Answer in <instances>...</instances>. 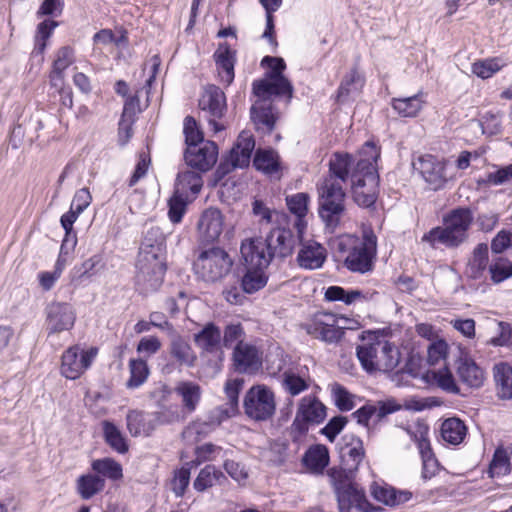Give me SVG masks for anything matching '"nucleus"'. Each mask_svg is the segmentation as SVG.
<instances>
[{
	"label": "nucleus",
	"instance_id": "473e14b6",
	"mask_svg": "<svg viewBox=\"0 0 512 512\" xmlns=\"http://www.w3.org/2000/svg\"><path fill=\"white\" fill-rule=\"evenodd\" d=\"M473 213L470 208L458 207L444 215L443 224L468 238V230L473 222Z\"/></svg>",
	"mask_w": 512,
	"mask_h": 512
},
{
	"label": "nucleus",
	"instance_id": "bb28decb",
	"mask_svg": "<svg viewBox=\"0 0 512 512\" xmlns=\"http://www.w3.org/2000/svg\"><path fill=\"white\" fill-rule=\"evenodd\" d=\"M357 162L349 153L335 152L329 160V175L325 178L335 179L337 182L345 183L351 178Z\"/></svg>",
	"mask_w": 512,
	"mask_h": 512
},
{
	"label": "nucleus",
	"instance_id": "393cba45",
	"mask_svg": "<svg viewBox=\"0 0 512 512\" xmlns=\"http://www.w3.org/2000/svg\"><path fill=\"white\" fill-rule=\"evenodd\" d=\"M198 229L203 241L214 242L223 230V215L217 208L206 209L198 222Z\"/></svg>",
	"mask_w": 512,
	"mask_h": 512
},
{
	"label": "nucleus",
	"instance_id": "3c124183",
	"mask_svg": "<svg viewBox=\"0 0 512 512\" xmlns=\"http://www.w3.org/2000/svg\"><path fill=\"white\" fill-rule=\"evenodd\" d=\"M381 356L379 357V371L391 372L400 363V351L389 342L381 343Z\"/></svg>",
	"mask_w": 512,
	"mask_h": 512
},
{
	"label": "nucleus",
	"instance_id": "864d4df0",
	"mask_svg": "<svg viewBox=\"0 0 512 512\" xmlns=\"http://www.w3.org/2000/svg\"><path fill=\"white\" fill-rule=\"evenodd\" d=\"M491 281L499 284L512 277V261L504 257H496L489 265Z\"/></svg>",
	"mask_w": 512,
	"mask_h": 512
},
{
	"label": "nucleus",
	"instance_id": "0eeeda50",
	"mask_svg": "<svg viewBox=\"0 0 512 512\" xmlns=\"http://www.w3.org/2000/svg\"><path fill=\"white\" fill-rule=\"evenodd\" d=\"M377 239L374 234H364L353 250L344 258L343 265L351 272L365 274L373 270Z\"/></svg>",
	"mask_w": 512,
	"mask_h": 512
},
{
	"label": "nucleus",
	"instance_id": "a878e982",
	"mask_svg": "<svg viewBox=\"0 0 512 512\" xmlns=\"http://www.w3.org/2000/svg\"><path fill=\"white\" fill-rule=\"evenodd\" d=\"M310 197L307 193H296L286 197V205L289 211L295 215L293 228L298 233V238L301 240L307 228V221L305 219L308 212V204Z\"/></svg>",
	"mask_w": 512,
	"mask_h": 512
},
{
	"label": "nucleus",
	"instance_id": "ea45409f",
	"mask_svg": "<svg viewBox=\"0 0 512 512\" xmlns=\"http://www.w3.org/2000/svg\"><path fill=\"white\" fill-rule=\"evenodd\" d=\"M380 342L358 345L356 347V356L367 373H373L379 369L378 350Z\"/></svg>",
	"mask_w": 512,
	"mask_h": 512
},
{
	"label": "nucleus",
	"instance_id": "58836bf2",
	"mask_svg": "<svg viewBox=\"0 0 512 512\" xmlns=\"http://www.w3.org/2000/svg\"><path fill=\"white\" fill-rule=\"evenodd\" d=\"M364 83L365 79L358 72L357 68H352L349 73L343 77L338 87L337 101L341 103L345 102L351 94L358 93L364 86Z\"/></svg>",
	"mask_w": 512,
	"mask_h": 512
},
{
	"label": "nucleus",
	"instance_id": "7c9ffc66",
	"mask_svg": "<svg viewBox=\"0 0 512 512\" xmlns=\"http://www.w3.org/2000/svg\"><path fill=\"white\" fill-rule=\"evenodd\" d=\"M168 352L179 366L192 368L196 364L197 355L195 351L188 341L180 335L171 339Z\"/></svg>",
	"mask_w": 512,
	"mask_h": 512
},
{
	"label": "nucleus",
	"instance_id": "f03ea898",
	"mask_svg": "<svg viewBox=\"0 0 512 512\" xmlns=\"http://www.w3.org/2000/svg\"><path fill=\"white\" fill-rule=\"evenodd\" d=\"M327 475L333 487L339 512H351L356 508L360 512H381L383 508L372 505L363 489L354 482V475L342 468L332 467Z\"/></svg>",
	"mask_w": 512,
	"mask_h": 512
},
{
	"label": "nucleus",
	"instance_id": "79ce46f5",
	"mask_svg": "<svg viewBox=\"0 0 512 512\" xmlns=\"http://www.w3.org/2000/svg\"><path fill=\"white\" fill-rule=\"evenodd\" d=\"M467 434V427L459 418H448L441 425L443 440L452 445L460 444Z\"/></svg>",
	"mask_w": 512,
	"mask_h": 512
},
{
	"label": "nucleus",
	"instance_id": "603ef678",
	"mask_svg": "<svg viewBox=\"0 0 512 512\" xmlns=\"http://www.w3.org/2000/svg\"><path fill=\"white\" fill-rule=\"evenodd\" d=\"M511 470L510 457L503 447H498L494 451L493 458L489 464V475L491 477L504 476Z\"/></svg>",
	"mask_w": 512,
	"mask_h": 512
},
{
	"label": "nucleus",
	"instance_id": "f257e3e1",
	"mask_svg": "<svg viewBox=\"0 0 512 512\" xmlns=\"http://www.w3.org/2000/svg\"><path fill=\"white\" fill-rule=\"evenodd\" d=\"M362 153L365 157L357 161L351 175L352 197L357 205L371 207L378 196L379 175L375 165L380 157V151L373 142L368 141Z\"/></svg>",
	"mask_w": 512,
	"mask_h": 512
},
{
	"label": "nucleus",
	"instance_id": "1a4fd4ad",
	"mask_svg": "<svg viewBox=\"0 0 512 512\" xmlns=\"http://www.w3.org/2000/svg\"><path fill=\"white\" fill-rule=\"evenodd\" d=\"M136 268L135 286L139 293L147 295L156 292L161 287L166 272L163 260L153 262L137 260Z\"/></svg>",
	"mask_w": 512,
	"mask_h": 512
},
{
	"label": "nucleus",
	"instance_id": "37998d69",
	"mask_svg": "<svg viewBox=\"0 0 512 512\" xmlns=\"http://www.w3.org/2000/svg\"><path fill=\"white\" fill-rule=\"evenodd\" d=\"M494 379L498 395L502 399H512V366L500 363L494 366Z\"/></svg>",
	"mask_w": 512,
	"mask_h": 512
},
{
	"label": "nucleus",
	"instance_id": "680f3d73",
	"mask_svg": "<svg viewBox=\"0 0 512 512\" xmlns=\"http://www.w3.org/2000/svg\"><path fill=\"white\" fill-rule=\"evenodd\" d=\"M282 386L292 396L299 395L309 388L306 379L292 371H285L282 375Z\"/></svg>",
	"mask_w": 512,
	"mask_h": 512
},
{
	"label": "nucleus",
	"instance_id": "f3484780",
	"mask_svg": "<svg viewBox=\"0 0 512 512\" xmlns=\"http://www.w3.org/2000/svg\"><path fill=\"white\" fill-rule=\"evenodd\" d=\"M326 418V406L316 397L302 398L294 424L300 432L308 430V424H320Z\"/></svg>",
	"mask_w": 512,
	"mask_h": 512
},
{
	"label": "nucleus",
	"instance_id": "dca6fc26",
	"mask_svg": "<svg viewBox=\"0 0 512 512\" xmlns=\"http://www.w3.org/2000/svg\"><path fill=\"white\" fill-rule=\"evenodd\" d=\"M253 94L267 102H271V97L286 96L287 101L293 97L294 88L288 78H267L254 80L252 83Z\"/></svg>",
	"mask_w": 512,
	"mask_h": 512
},
{
	"label": "nucleus",
	"instance_id": "c85d7f7f",
	"mask_svg": "<svg viewBox=\"0 0 512 512\" xmlns=\"http://www.w3.org/2000/svg\"><path fill=\"white\" fill-rule=\"evenodd\" d=\"M489 247L487 243H479L473 249L471 257L468 259L466 274L470 279H481L487 269L489 270Z\"/></svg>",
	"mask_w": 512,
	"mask_h": 512
},
{
	"label": "nucleus",
	"instance_id": "2eb2a0df",
	"mask_svg": "<svg viewBox=\"0 0 512 512\" xmlns=\"http://www.w3.org/2000/svg\"><path fill=\"white\" fill-rule=\"evenodd\" d=\"M45 312L48 334L67 331L74 326L76 315L68 303L53 302L46 307Z\"/></svg>",
	"mask_w": 512,
	"mask_h": 512
},
{
	"label": "nucleus",
	"instance_id": "e433bc0d",
	"mask_svg": "<svg viewBox=\"0 0 512 512\" xmlns=\"http://www.w3.org/2000/svg\"><path fill=\"white\" fill-rule=\"evenodd\" d=\"M105 487V479L99 475L87 473L76 480V491L83 500H89Z\"/></svg>",
	"mask_w": 512,
	"mask_h": 512
},
{
	"label": "nucleus",
	"instance_id": "9b49d317",
	"mask_svg": "<svg viewBox=\"0 0 512 512\" xmlns=\"http://www.w3.org/2000/svg\"><path fill=\"white\" fill-rule=\"evenodd\" d=\"M199 107L208 114L209 126L215 133L220 132L224 127L217 122L221 119L227 109L224 92L215 85H209L199 100Z\"/></svg>",
	"mask_w": 512,
	"mask_h": 512
},
{
	"label": "nucleus",
	"instance_id": "4be33fe9",
	"mask_svg": "<svg viewBox=\"0 0 512 512\" xmlns=\"http://www.w3.org/2000/svg\"><path fill=\"white\" fill-rule=\"evenodd\" d=\"M299 244L301 247L297 255L298 265L309 270L321 268L327 257L326 249L320 243L314 240L304 241V238L299 239Z\"/></svg>",
	"mask_w": 512,
	"mask_h": 512
},
{
	"label": "nucleus",
	"instance_id": "20e7f679",
	"mask_svg": "<svg viewBox=\"0 0 512 512\" xmlns=\"http://www.w3.org/2000/svg\"><path fill=\"white\" fill-rule=\"evenodd\" d=\"M233 266L228 252L217 246L202 249L193 262L196 276L207 283H216L226 277Z\"/></svg>",
	"mask_w": 512,
	"mask_h": 512
},
{
	"label": "nucleus",
	"instance_id": "a211bd4d",
	"mask_svg": "<svg viewBox=\"0 0 512 512\" xmlns=\"http://www.w3.org/2000/svg\"><path fill=\"white\" fill-rule=\"evenodd\" d=\"M222 331L214 322L206 323L193 335L195 345L200 349L201 355L218 354L223 360L224 352L221 349Z\"/></svg>",
	"mask_w": 512,
	"mask_h": 512
},
{
	"label": "nucleus",
	"instance_id": "ddd939ff",
	"mask_svg": "<svg viewBox=\"0 0 512 512\" xmlns=\"http://www.w3.org/2000/svg\"><path fill=\"white\" fill-rule=\"evenodd\" d=\"M218 146L214 141L207 140L186 148L184 161L192 169L202 172L209 171L217 162Z\"/></svg>",
	"mask_w": 512,
	"mask_h": 512
},
{
	"label": "nucleus",
	"instance_id": "49530a36",
	"mask_svg": "<svg viewBox=\"0 0 512 512\" xmlns=\"http://www.w3.org/2000/svg\"><path fill=\"white\" fill-rule=\"evenodd\" d=\"M92 470L95 475L102 478L107 477L113 481L119 480L123 476V470L120 463L112 458H102L94 460L91 464Z\"/></svg>",
	"mask_w": 512,
	"mask_h": 512
},
{
	"label": "nucleus",
	"instance_id": "c9c22d12",
	"mask_svg": "<svg viewBox=\"0 0 512 512\" xmlns=\"http://www.w3.org/2000/svg\"><path fill=\"white\" fill-rule=\"evenodd\" d=\"M253 166L258 171L273 175L281 169L280 156L272 148H258L254 154Z\"/></svg>",
	"mask_w": 512,
	"mask_h": 512
},
{
	"label": "nucleus",
	"instance_id": "de8ad7c7",
	"mask_svg": "<svg viewBox=\"0 0 512 512\" xmlns=\"http://www.w3.org/2000/svg\"><path fill=\"white\" fill-rule=\"evenodd\" d=\"M268 281L264 269L246 267V273L241 280V287L245 293L252 294L262 289Z\"/></svg>",
	"mask_w": 512,
	"mask_h": 512
},
{
	"label": "nucleus",
	"instance_id": "6ab92c4d",
	"mask_svg": "<svg viewBox=\"0 0 512 512\" xmlns=\"http://www.w3.org/2000/svg\"><path fill=\"white\" fill-rule=\"evenodd\" d=\"M413 167L433 190H438L446 182L445 165L433 155L420 156L413 162Z\"/></svg>",
	"mask_w": 512,
	"mask_h": 512
},
{
	"label": "nucleus",
	"instance_id": "aec40b11",
	"mask_svg": "<svg viewBox=\"0 0 512 512\" xmlns=\"http://www.w3.org/2000/svg\"><path fill=\"white\" fill-rule=\"evenodd\" d=\"M165 235L159 227H151L148 229L141 242L138 260L156 261L163 260L165 251Z\"/></svg>",
	"mask_w": 512,
	"mask_h": 512
},
{
	"label": "nucleus",
	"instance_id": "9d476101",
	"mask_svg": "<svg viewBox=\"0 0 512 512\" xmlns=\"http://www.w3.org/2000/svg\"><path fill=\"white\" fill-rule=\"evenodd\" d=\"M307 334L328 344L338 343L345 331L337 325V319L332 313H318L310 323L305 325Z\"/></svg>",
	"mask_w": 512,
	"mask_h": 512
},
{
	"label": "nucleus",
	"instance_id": "13d9d810",
	"mask_svg": "<svg viewBox=\"0 0 512 512\" xmlns=\"http://www.w3.org/2000/svg\"><path fill=\"white\" fill-rule=\"evenodd\" d=\"M359 239L352 235H342L331 241L330 246L333 251L334 257L337 261H344V258L349 254Z\"/></svg>",
	"mask_w": 512,
	"mask_h": 512
},
{
	"label": "nucleus",
	"instance_id": "4c0bfd02",
	"mask_svg": "<svg viewBox=\"0 0 512 512\" xmlns=\"http://www.w3.org/2000/svg\"><path fill=\"white\" fill-rule=\"evenodd\" d=\"M326 301L335 302L341 301L346 305H351L356 301H367L369 299L368 293H364L359 289H345L341 286H329L324 293Z\"/></svg>",
	"mask_w": 512,
	"mask_h": 512
},
{
	"label": "nucleus",
	"instance_id": "bf43d9fd",
	"mask_svg": "<svg viewBox=\"0 0 512 512\" xmlns=\"http://www.w3.org/2000/svg\"><path fill=\"white\" fill-rule=\"evenodd\" d=\"M331 392L334 404L340 411L347 412L354 408V396L343 385L334 383Z\"/></svg>",
	"mask_w": 512,
	"mask_h": 512
},
{
	"label": "nucleus",
	"instance_id": "4d7b16f0",
	"mask_svg": "<svg viewBox=\"0 0 512 512\" xmlns=\"http://www.w3.org/2000/svg\"><path fill=\"white\" fill-rule=\"evenodd\" d=\"M245 331L240 323H231L225 326L222 332L221 348L230 349L244 342Z\"/></svg>",
	"mask_w": 512,
	"mask_h": 512
},
{
	"label": "nucleus",
	"instance_id": "338daca9",
	"mask_svg": "<svg viewBox=\"0 0 512 512\" xmlns=\"http://www.w3.org/2000/svg\"><path fill=\"white\" fill-rule=\"evenodd\" d=\"M75 51L71 46H62L55 53V59L52 63V69L65 72V70L74 63Z\"/></svg>",
	"mask_w": 512,
	"mask_h": 512
},
{
	"label": "nucleus",
	"instance_id": "b1692460",
	"mask_svg": "<svg viewBox=\"0 0 512 512\" xmlns=\"http://www.w3.org/2000/svg\"><path fill=\"white\" fill-rule=\"evenodd\" d=\"M213 59L220 73L221 80L230 85L235 77L236 51L227 42H221L213 54Z\"/></svg>",
	"mask_w": 512,
	"mask_h": 512
},
{
	"label": "nucleus",
	"instance_id": "5fc2aeb1",
	"mask_svg": "<svg viewBox=\"0 0 512 512\" xmlns=\"http://www.w3.org/2000/svg\"><path fill=\"white\" fill-rule=\"evenodd\" d=\"M188 205V196H185L177 191L168 201V217L174 224L180 223L186 213Z\"/></svg>",
	"mask_w": 512,
	"mask_h": 512
},
{
	"label": "nucleus",
	"instance_id": "09e8293b",
	"mask_svg": "<svg viewBox=\"0 0 512 512\" xmlns=\"http://www.w3.org/2000/svg\"><path fill=\"white\" fill-rule=\"evenodd\" d=\"M130 378L126 386L129 389L140 387L149 376V367L144 359H131L129 361Z\"/></svg>",
	"mask_w": 512,
	"mask_h": 512
},
{
	"label": "nucleus",
	"instance_id": "c03bdc74",
	"mask_svg": "<svg viewBox=\"0 0 512 512\" xmlns=\"http://www.w3.org/2000/svg\"><path fill=\"white\" fill-rule=\"evenodd\" d=\"M422 93L405 97L393 98L391 100L392 108L402 117H415L422 108Z\"/></svg>",
	"mask_w": 512,
	"mask_h": 512
},
{
	"label": "nucleus",
	"instance_id": "412c9836",
	"mask_svg": "<svg viewBox=\"0 0 512 512\" xmlns=\"http://www.w3.org/2000/svg\"><path fill=\"white\" fill-rule=\"evenodd\" d=\"M232 361L234 370L240 374L256 371L261 365L258 349L249 343L235 345Z\"/></svg>",
	"mask_w": 512,
	"mask_h": 512
},
{
	"label": "nucleus",
	"instance_id": "a19ab883",
	"mask_svg": "<svg viewBox=\"0 0 512 512\" xmlns=\"http://www.w3.org/2000/svg\"><path fill=\"white\" fill-rule=\"evenodd\" d=\"M59 26V22L52 19H45L37 25L34 39L33 56H40L44 60L43 54L47 48V41L52 36L53 31Z\"/></svg>",
	"mask_w": 512,
	"mask_h": 512
},
{
	"label": "nucleus",
	"instance_id": "f8f14e48",
	"mask_svg": "<svg viewBox=\"0 0 512 512\" xmlns=\"http://www.w3.org/2000/svg\"><path fill=\"white\" fill-rule=\"evenodd\" d=\"M263 239L274 259L280 261L291 256L299 243L298 233L285 227L272 229Z\"/></svg>",
	"mask_w": 512,
	"mask_h": 512
},
{
	"label": "nucleus",
	"instance_id": "5701e85b",
	"mask_svg": "<svg viewBox=\"0 0 512 512\" xmlns=\"http://www.w3.org/2000/svg\"><path fill=\"white\" fill-rule=\"evenodd\" d=\"M342 440L344 447L341 449V457L345 467L341 468L354 475L365 456L363 441L354 434H346Z\"/></svg>",
	"mask_w": 512,
	"mask_h": 512
},
{
	"label": "nucleus",
	"instance_id": "7ed1b4c3",
	"mask_svg": "<svg viewBox=\"0 0 512 512\" xmlns=\"http://www.w3.org/2000/svg\"><path fill=\"white\" fill-rule=\"evenodd\" d=\"M318 215L325 228L334 232L345 213V192L342 185L332 178L317 184Z\"/></svg>",
	"mask_w": 512,
	"mask_h": 512
},
{
	"label": "nucleus",
	"instance_id": "052dcab7",
	"mask_svg": "<svg viewBox=\"0 0 512 512\" xmlns=\"http://www.w3.org/2000/svg\"><path fill=\"white\" fill-rule=\"evenodd\" d=\"M183 133L185 136L186 148L192 147L205 141L203 131L200 129L195 118L192 116L185 117Z\"/></svg>",
	"mask_w": 512,
	"mask_h": 512
},
{
	"label": "nucleus",
	"instance_id": "6e6552de",
	"mask_svg": "<svg viewBox=\"0 0 512 512\" xmlns=\"http://www.w3.org/2000/svg\"><path fill=\"white\" fill-rule=\"evenodd\" d=\"M97 354V347L87 350H81L79 346L69 347L61 358V374L70 380L78 379L90 368Z\"/></svg>",
	"mask_w": 512,
	"mask_h": 512
},
{
	"label": "nucleus",
	"instance_id": "e2e57ef3",
	"mask_svg": "<svg viewBox=\"0 0 512 512\" xmlns=\"http://www.w3.org/2000/svg\"><path fill=\"white\" fill-rule=\"evenodd\" d=\"M432 379L435 381L437 386L445 392L453 394H458L460 392L453 374L447 367L433 371Z\"/></svg>",
	"mask_w": 512,
	"mask_h": 512
},
{
	"label": "nucleus",
	"instance_id": "39448f33",
	"mask_svg": "<svg viewBox=\"0 0 512 512\" xmlns=\"http://www.w3.org/2000/svg\"><path fill=\"white\" fill-rule=\"evenodd\" d=\"M254 149L255 139L253 135L246 131L241 132L229 155L217 166L214 172L215 181H221L237 168L243 169L248 167Z\"/></svg>",
	"mask_w": 512,
	"mask_h": 512
},
{
	"label": "nucleus",
	"instance_id": "6e6d98bb",
	"mask_svg": "<svg viewBox=\"0 0 512 512\" xmlns=\"http://www.w3.org/2000/svg\"><path fill=\"white\" fill-rule=\"evenodd\" d=\"M220 477H223L221 471L217 470L215 466L207 465L201 469L198 476L194 480L193 486L197 491L203 492L207 488L215 485Z\"/></svg>",
	"mask_w": 512,
	"mask_h": 512
},
{
	"label": "nucleus",
	"instance_id": "cd10ccee",
	"mask_svg": "<svg viewBox=\"0 0 512 512\" xmlns=\"http://www.w3.org/2000/svg\"><path fill=\"white\" fill-rule=\"evenodd\" d=\"M466 240V237L455 230H451V228L444 224L443 226L432 228L422 237V241L428 242L433 247H435L436 244H442L447 248H457Z\"/></svg>",
	"mask_w": 512,
	"mask_h": 512
},
{
	"label": "nucleus",
	"instance_id": "f704fd0d",
	"mask_svg": "<svg viewBox=\"0 0 512 512\" xmlns=\"http://www.w3.org/2000/svg\"><path fill=\"white\" fill-rule=\"evenodd\" d=\"M329 451L325 445L311 446L303 455V465L313 474H322L329 464Z\"/></svg>",
	"mask_w": 512,
	"mask_h": 512
},
{
	"label": "nucleus",
	"instance_id": "72a5a7b5",
	"mask_svg": "<svg viewBox=\"0 0 512 512\" xmlns=\"http://www.w3.org/2000/svg\"><path fill=\"white\" fill-rule=\"evenodd\" d=\"M251 120L259 129L263 125L268 133H271L276 124L277 116L271 102L258 98V101L250 108Z\"/></svg>",
	"mask_w": 512,
	"mask_h": 512
},
{
	"label": "nucleus",
	"instance_id": "423d86ee",
	"mask_svg": "<svg viewBox=\"0 0 512 512\" xmlns=\"http://www.w3.org/2000/svg\"><path fill=\"white\" fill-rule=\"evenodd\" d=\"M243 407L250 419L258 422L269 420L276 410L275 395L266 385H254L246 392Z\"/></svg>",
	"mask_w": 512,
	"mask_h": 512
},
{
	"label": "nucleus",
	"instance_id": "4468645a",
	"mask_svg": "<svg viewBox=\"0 0 512 512\" xmlns=\"http://www.w3.org/2000/svg\"><path fill=\"white\" fill-rule=\"evenodd\" d=\"M240 252L245 266L252 269H266L274 260L263 238L247 239L241 244Z\"/></svg>",
	"mask_w": 512,
	"mask_h": 512
},
{
	"label": "nucleus",
	"instance_id": "c756f323",
	"mask_svg": "<svg viewBox=\"0 0 512 512\" xmlns=\"http://www.w3.org/2000/svg\"><path fill=\"white\" fill-rule=\"evenodd\" d=\"M175 393L181 398L183 410L191 414L199 405L202 397L201 386L193 381H180L174 388Z\"/></svg>",
	"mask_w": 512,
	"mask_h": 512
},
{
	"label": "nucleus",
	"instance_id": "2f4dec72",
	"mask_svg": "<svg viewBox=\"0 0 512 512\" xmlns=\"http://www.w3.org/2000/svg\"><path fill=\"white\" fill-rule=\"evenodd\" d=\"M203 173L195 169L180 170L176 178L175 191L185 196H188L189 193L196 196L203 186Z\"/></svg>",
	"mask_w": 512,
	"mask_h": 512
},
{
	"label": "nucleus",
	"instance_id": "774afa93",
	"mask_svg": "<svg viewBox=\"0 0 512 512\" xmlns=\"http://www.w3.org/2000/svg\"><path fill=\"white\" fill-rule=\"evenodd\" d=\"M347 423H348L347 417L342 416V415L334 416L320 430V433L322 435H324L330 442H334L336 437L345 428Z\"/></svg>",
	"mask_w": 512,
	"mask_h": 512
},
{
	"label": "nucleus",
	"instance_id": "a18cd8bd",
	"mask_svg": "<svg viewBox=\"0 0 512 512\" xmlns=\"http://www.w3.org/2000/svg\"><path fill=\"white\" fill-rule=\"evenodd\" d=\"M103 434L105 442L116 452L124 454L129 447L127 440L119 428L110 421L103 422Z\"/></svg>",
	"mask_w": 512,
	"mask_h": 512
},
{
	"label": "nucleus",
	"instance_id": "69168bd1",
	"mask_svg": "<svg viewBox=\"0 0 512 512\" xmlns=\"http://www.w3.org/2000/svg\"><path fill=\"white\" fill-rule=\"evenodd\" d=\"M371 495L378 502L388 506H396L401 503V499H398V492L392 487L373 484L371 486Z\"/></svg>",
	"mask_w": 512,
	"mask_h": 512
},
{
	"label": "nucleus",
	"instance_id": "0e129e2a",
	"mask_svg": "<svg viewBox=\"0 0 512 512\" xmlns=\"http://www.w3.org/2000/svg\"><path fill=\"white\" fill-rule=\"evenodd\" d=\"M503 64L497 58L485 59L477 61L472 65V72L481 79H488L497 73Z\"/></svg>",
	"mask_w": 512,
	"mask_h": 512
},
{
	"label": "nucleus",
	"instance_id": "8fccbe9b",
	"mask_svg": "<svg viewBox=\"0 0 512 512\" xmlns=\"http://www.w3.org/2000/svg\"><path fill=\"white\" fill-rule=\"evenodd\" d=\"M460 379L471 387H479L483 381V371L472 360H464L458 367Z\"/></svg>",
	"mask_w": 512,
	"mask_h": 512
}]
</instances>
